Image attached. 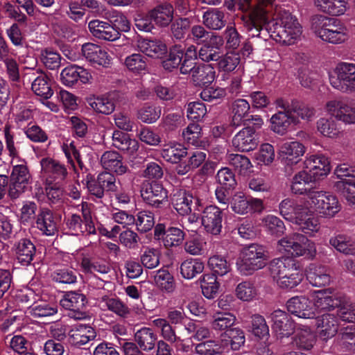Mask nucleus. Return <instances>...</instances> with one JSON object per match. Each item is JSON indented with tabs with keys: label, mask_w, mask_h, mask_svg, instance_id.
I'll return each mask as SVG.
<instances>
[{
	"label": "nucleus",
	"mask_w": 355,
	"mask_h": 355,
	"mask_svg": "<svg viewBox=\"0 0 355 355\" xmlns=\"http://www.w3.org/2000/svg\"><path fill=\"white\" fill-rule=\"evenodd\" d=\"M236 5L243 12L250 11L243 17V26L252 37H262L265 40L268 35L277 42L285 45L294 44L302 33V27L297 19L288 11H280L275 21L268 23V10L265 4H252V0H238Z\"/></svg>",
	"instance_id": "obj_1"
},
{
	"label": "nucleus",
	"mask_w": 355,
	"mask_h": 355,
	"mask_svg": "<svg viewBox=\"0 0 355 355\" xmlns=\"http://www.w3.org/2000/svg\"><path fill=\"white\" fill-rule=\"evenodd\" d=\"M313 306L319 311H330L337 308L338 315L343 321L355 322V304L344 294H331L327 290L318 291Z\"/></svg>",
	"instance_id": "obj_2"
},
{
	"label": "nucleus",
	"mask_w": 355,
	"mask_h": 355,
	"mask_svg": "<svg viewBox=\"0 0 355 355\" xmlns=\"http://www.w3.org/2000/svg\"><path fill=\"white\" fill-rule=\"evenodd\" d=\"M311 29L318 37L329 43L340 44L347 39V28L335 18L314 16L311 19Z\"/></svg>",
	"instance_id": "obj_3"
},
{
	"label": "nucleus",
	"mask_w": 355,
	"mask_h": 355,
	"mask_svg": "<svg viewBox=\"0 0 355 355\" xmlns=\"http://www.w3.org/2000/svg\"><path fill=\"white\" fill-rule=\"evenodd\" d=\"M269 259L266 248L257 243H252L242 250V256L237 267L243 275H252L255 271L264 268Z\"/></svg>",
	"instance_id": "obj_4"
},
{
	"label": "nucleus",
	"mask_w": 355,
	"mask_h": 355,
	"mask_svg": "<svg viewBox=\"0 0 355 355\" xmlns=\"http://www.w3.org/2000/svg\"><path fill=\"white\" fill-rule=\"evenodd\" d=\"M81 216L72 214L65 217L64 223L65 229L74 236L94 235L96 234V229L93 221L89 205L86 202L81 204Z\"/></svg>",
	"instance_id": "obj_5"
},
{
	"label": "nucleus",
	"mask_w": 355,
	"mask_h": 355,
	"mask_svg": "<svg viewBox=\"0 0 355 355\" xmlns=\"http://www.w3.org/2000/svg\"><path fill=\"white\" fill-rule=\"evenodd\" d=\"M333 87L343 92H355V64L339 63L329 74Z\"/></svg>",
	"instance_id": "obj_6"
},
{
	"label": "nucleus",
	"mask_w": 355,
	"mask_h": 355,
	"mask_svg": "<svg viewBox=\"0 0 355 355\" xmlns=\"http://www.w3.org/2000/svg\"><path fill=\"white\" fill-rule=\"evenodd\" d=\"M250 105L248 101L243 98H238L234 101L230 106L232 121L230 125L239 127L241 125H255L261 128L263 125V119L259 115L250 114Z\"/></svg>",
	"instance_id": "obj_7"
},
{
	"label": "nucleus",
	"mask_w": 355,
	"mask_h": 355,
	"mask_svg": "<svg viewBox=\"0 0 355 355\" xmlns=\"http://www.w3.org/2000/svg\"><path fill=\"white\" fill-rule=\"evenodd\" d=\"M280 245L286 251L294 257L305 256L313 258L316 253L315 244L300 233H293L279 241Z\"/></svg>",
	"instance_id": "obj_8"
},
{
	"label": "nucleus",
	"mask_w": 355,
	"mask_h": 355,
	"mask_svg": "<svg viewBox=\"0 0 355 355\" xmlns=\"http://www.w3.org/2000/svg\"><path fill=\"white\" fill-rule=\"evenodd\" d=\"M144 202L153 208H162L168 202V191L156 181L144 180L141 184Z\"/></svg>",
	"instance_id": "obj_9"
},
{
	"label": "nucleus",
	"mask_w": 355,
	"mask_h": 355,
	"mask_svg": "<svg viewBox=\"0 0 355 355\" xmlns=\"http://www.w3.org/2000/svg\"><path fill=\"white\" fill-rule=\"evenodd\" d=\"M32 182V177L25 164L13 166L10 175L8 196L14 200L18 198Z\"/></svg>",
	"instance_id": "obj_10"
},
{
	"label": "nucleus",
	"mask_w": 355,
	"mask_h": 355,
	"mask_svg": "<svg viewBox=\"0 0 355 355\" xmlns=\"http://www.w3.org/2000/svg\"><path fill=\"white\" fill-rule=\"evenodd\" d=\"M327 112L347 124L355 123V100L347 98H338L328 101Z\"/></svg>",
	"instance_id": "obj_11"
},
{
	"label": "nucleus",
	"mask_w": 355,
	"mask_h": 355,
	"mask_svg": "<svg viewBox=\"0 0 355 355\" xmlns=\"http://www.w3.org/2000/svg\"><path fill=\"white\" fill-rule=\"evenodd\" d=\"M171 200L174 209L182 216L187 215L193 210L200 211L202 206L198 198L183 189H173Z\"/></svg>",
	"instance_id": "obj_12"
},
{
	"label": "nucleus",
	"mask_w": 355,
	"mask_h": 355,
	"mask_svg": "<svg viewBox=\"0 0 355 355\" xmlns=\"http://www.w3.org/2000/svg\"><path fill=\"white\" fill-rule=\"evenodd\" d=\"M310 200L315 211L324 217L331 218L341 209V205L337 197L324 191L317 190Z\"/></svg>",
	"instance_id": "obj_13"
},
{
	"label": "nucleus",
	"mask_w": 355,
	"mask_h": 355,
	"mask_svg": "<svg viewBox=\"0 0 355 355\" xmlns=\"http://www.w3.org/2000/svg\"><path fill=\"white\" fill-rule=\"evenodd\" d=\"M60 303L64 309L70 311L69 313V317L76 320L85 317V308L87 300L83 293L77 291L67 292Z\"/></svg>",
	"instance_id": "obj_14"
},
{
	"label": "nucleus",
	"mask_w": 355,
	"mask_h": 355,
	"mask_svg": "<svg viewBox=\"0 0 355 355\" xmlns=\"http://www.w3.org/2000/svg\"><path fill=\"white\" fill-rule=\"evenodd\" d=\"M244 126L233 137L232 146L241 152L254 150L257 148L259 144L255 132L259 128L252 125Z\"/></svg>",
	"instance_id": "obj_15"
},
{
	"label": "nucleus",
	"mask_w": 355,
	"mask_h": 355,
	"mask_svg": "<svg viewBox=\"0 0 355 355\" xmlns=\"http://www.w3.org/2000/svg\"><path fill=\"white\" fill-rule=\"evenodd\" d=\"M224 209L225 208H220L216 205H209L204 209L202 215V224L207 232L213 235H218L220 233Z\"/></svg>",
	"instance_id": "obj_16"
},
{
	"label": "nucleus",
	"mask_w": 355,
	"mask_h": 355,
	"mask_svg": "<svg viewBox=\"0 0 355 355\" xmlns=\"http://www.w3.org/2000/svg\"><path fill=\"white\" fill-rule=\"evenodd\" d=\"M317 181L307 171L303 170L296 173L292 180L291 191L296 195H305L310 200L317 190L311 183Z\"/></svg>",
	"instance_id": "obj_17"
},
{
	"label": "nucleus",
	"mask_w": 355,
	"mask_h": 355,
	"mask_svg": "<svg viewBox=\"0 0 355 355\" xmlns=\"http://www.w3.org/2000/svg\"><path fill=\"white\" fill-rule=\"evenodd\" d=\"M288 311L301 318H313L316 317L313 303L305 296H296L291 298L286 303Z\"/></svg>",
	"instance_id": "obj_18"
},
{
	"label": "nucleus",
	"mask_w": 355,
	"mask_h": 355,
	"mask_svg": "<svg viewBox=\"0 0 355 355\" xmlns=\"http://www.w3.org/2000/svg\"><path fill=\"white\" fill-rule=\"evenodd\" d=\"M305 153L304 146L299 141L283 144L279 148V156L286 166L297 164Z\"/></svg>",
	"instance_id": "obj_19"
},
{
	"label": "nucleus",
	"mask_w": 355,
	"mask_h": 355,
	"mask_svg": "<svg viewBox=\"0 0 355 355\" xmlns=\"http://www.w3.org/2000/svg\"><path fill=\"white\" fill-rule=\"evenodd\" d=\"M81 51L85 59L93 64L103 67L110 64L111 59L107 52L97 44L85 43L82 46Z\"/></svg>",
	"instance_id": "obj_20"
},
{
	"label": "nucleus",
	"mask_w": 355,
	"mask_h": 355,
	"mask_svg": "<svg viewBox=\"0 0 355 355\" xmlns=\"http://www.w3.org/2000/svg\"><path fill=\"white\" fill-rule=\"evenodd\" d=\"M276 105L281 109H287L296 119V124L299 123V118L303 120H310L315 114L314 109L297 101L289 103L283 98L276 101Z\"/></svg>",
	"instance_id": "obj_21"
},
{
	"label": "nucleus",
	"mask_w": 355,
	"mask_h": 355,
	"mask_svg": "<svg viewBox=\"0 0 355 355\" xmlns=\"http://www.w3.org/2000/svg\"><path fill=\"white\" fill-rule=\"evenodd\" d=\"M88 28L92 36L98 40L113 42L121 37V34L108 21L93 19L89 22Z\"/></svg>",
	"instance_id": "obj_22"
},
{
	"label": "nucleus",
	"mask_w": 355,
	"mask_h": 355,
	"mask_svg": "<svg viewBox=\"0 0 355 355\" xmlns=\"http://www.w3.org/2000/svg\"><path fill=\"white\" fill-rule=\"evenodd\" d=\"M304 167L316 180L326 176L331 171L330 162L323 155H311L304 161Z\"/></svg>",
	"instance_id": "obj_23"
},
{
	"label": "nucleus",
	"mask_w": 355,
	"mask_h": 355,
	"mask_svg": "<svg viewBox=\"0 0 355 355\" xmlns=\"http://www.w3.org/2000/svg\"><path fill=\"white\" fill-rule=\"evenodd\" d=\"M35 225L43 235L53 236L58 232V218L48 208L40 209L35 220Z\"/></svg>",
	"instance_id": "obj_24"
},
{
	"label": "nucleus",
	"mask_w": 355,
	"mask_h": 355,
	"mask_svg": "<svg viewBox=\"0 0 355 355\" xmlns=\"http://www.w3.org/2000/svg\"><path fill=\"white\" fill-rule=\"evenodd\" d=\"M102 167L110 172L121 175L128 171V167L123 162L122 156L116 151L107 150L101 157Z\"/></svg>",
	"instance_id": "obj_25"
},
{
	"label": "nucleus",
	"mask_w": 355,
	"mask_h": 355,
	"mask_svg": "<svg viewBox=\"0 0 355 355\" xmlns=\"http://www.w3.org/2000/svg\"><path fill=\"white\" fill-rule=\"evenodd\" d=\"M112 137L114 147L123 151L130 158L136 157L139 148L137 140L131 139L128 134L119 130H115Z\"/></svg>",
	"instance_id": "obj_26"
},
{
	"label": "nucleus",
	"mask_w": 355,
	"mask_h": 355,
	"mask_svg": "<svg viewBox=\"0 0 355 355\" xmlns=\"http://www.w3.org/2000/svg\"><path fill=\"white\" fill-rule=\"evenodd\" d=\"M173 5L166 2L156 6L148 12V16L159 27L168 26L173 21Z\"/></svg>",
	"instance_id": "obj_27"
},
{
	"label": "nucleus",
	"mask_w": 355,
	"mask_h": 355,
	"mask_svg": "<svg viewBox=\"0 0 355 355\" xmlns=\"http://www.w3.org/2000/svg\"><path fill=\"white\" fill-rule=\"evenodd\" d=\"M16 258L22 266L30 265L35 255L36 248L28 239H21L13 247Z\"/></svg>",
	"instance_id": "obj_28"
},
{
	"label": "nucleus",
	"mask_w": 355,
	"mask_h": 355,
	"mask_svg": "<svg viewBox=\"0 0 355 355\" xmlns=\"http://www.w3.org/2000/svg\"><path fill=\"white\" fill-rule=\"evenodd\" d=\"M42 171L46 176L59 183L66 179L68 173L65 166L51 158H43L40 162Z\"/></svg>",
	"instance_id": "obj_29"
},
{
	"label": "nucleus",
	"mask_w": 355,
	"mask_h": 355,
	"mask_svg": "<svg viewBox=\"0 0 355 355\" xmlns=\"http://www.w3.org/2000/svg\"><path fill=\"white\" fill-rule=\"evenodd\" d=\"M294 224L298 226V228L304 234L313 236L320 228L318 219L314 217L309 208L306 207V211L301 212Z\"/></svg>",
	"instance_id": "obj_30"
},
{
	"label": "nucleus",
	"mask_w": 355,
	"mask_h": 355,
	"mask_svg": "<svg viewBox=\"0 0 355 355\" xmlns=\"http://www.w3.org/2000/svg\"><path fill=\"white\" fill-rule=\"evenodd\" d=\"M270 123V129L273 132L283 135L291 123L296 124V119L289 113V110L282 109L272 116Z\"/></svg>",
	"instance_id": "obj_31"
},
{
	"label": "nucleus",
	"mask_w": 355,
	"mask_h": 355,
	"mask_svg": "<svg viewBox=\"0 0 355 355\" xmlns=\"http://www.w3.org/2000/svg\"><path fill=\"white\" fill-rule=\"evenodd\" d=\"M224 41L221 36L218 40H212L202 44L198 51V58L206 62H217L220 58V50L223 46Z\"/></svg>",
	"instance_id": "obj_32"
},
{
	"label": "nucleus",
	"mask_w": 355,
	"mask_h": 355,
	"mask_svg": "<svg viewBox=\"0 0 355 355\" xmlns=\"http://www.w3.org/2000/svg\"><path fill=\"white\" fill-rule=\"evenodd\" d=\"M306 278L314 286L320 287L328 285L331 277L326 267L311 264L306 270Z\"/></svg>",
	"instance_id": "obj_33"
},
{
	"label": "nucleus",
	"mask_w": 355,
	"mask_h": 355,
	"mask_svg": "<svg viewBox=\"0 0 355 355\" xmlns=\"http://www.w3.org/2000/svg\"><path fill=\"white\" fill-rule=\"evenodd\" d=\"M281 216L286 220L293 223L295 222L301 212L306 211V207L297 204L294 200L286 198L279 205Z\"/></svg>",
	"instance_id": "obj_34"
},
{
	"label": "nucleus",
	"mask_w": 355,
	"mask_h": 355,
	"mask_svg": "<svg viewBox=\"0 0 355 355\" xmlns=\"http://www.w3.org/2000/svg\"><path fill=\"white\" fill-rule=\"evenodd\" d=\"M295 266L293 260L282 257L274 259L270 261L268 268L270 276L277 282V280L286 275V273Z\"/></svg>",
	"instance_id": "obj_35"
},
{
	"label": "nucleus",
	"mask_w": 355,
	"mask_h": 355,
	"mask_svg": "<svg viewBox=\"0 0 355 355\" xmlns=\"http://www.w3.org/2000/svg\"><path fill=\"white\" fill-rule=\"evenodd\" d=\"M215 70L211 64H200L191 74L192 80L197 86H205L211 84L215 79Z\"/></svg>",
	"instance_id": "obj_36"
},
{
	"label": "nucleus",
	"mask_w": 355,
	"mask_h": 355,
	"mask_svg": "<svg viewBox=\"0 0 355 355\" xmlns=\"http://www.w3.org/2000/svg\"><path fill=\"white\" fill-rule=\"evenodd\" d=\"M202 24L211 30H220L226 24L224 12L218 8L208 9L203 13Z\"/></svg>",
	"instance_id": "obj_37"
},
{
	"label": "nucleus",
	"mask_w": 355,
	"mask_h": 355,
	"mask_svg": "<svg viewBox=\"0 0 355 355\" xmlns=\"http://www.w3.org/2000/svg\"><path fill=\"white\" fill-rule=\"evenodd\" d=\"M187 155V149L178 143L167 144L161 150L162 158L172 164L179 163Z\"/></svg>",
	"instance_id": "obj_38"
},
{
	"label": "nucleus",
	"mask_w": 355,
	"mask_h": 355,
	"mask_svg": "<svg viewBox=\"0 0 355 355\" xmlns=\"http://www.w3.org/2000/svg\"><path fill=\"white\" fill-rule=\"evenodd\" d=\"M31 89L37 96L44 99H49L53 94L51 80L44 72H40V75L34 79Z\"/></svg>",
	"instance_id": "obj_39"
},
{
	"label": "nucleus",
	"mask_w": 355,
	"mask_h": 355,
	"mask_svg": "<svg viewBox=\"0 0 355 355\" xmlns=\"http://www.w3.org/2000/svg\"><path fill=\"white\" fill-rule=\"evenodd\" d=\"M320 335L322 336L319 340L316 338L315 334H297L295 337L291 338V339L297 347L305 350H309L314 345H318L320 343V347L323 349L322 345L324 344V341L327 342L329 338L333 337L335 334H331V337L329 336V334Z\"/></svg>",
	"instance_id": "obj_40"
},
{
	"label": "nucleus",
	"mask_w": 355,
	"mask_h": 355,
	"mask_svg": "<svg viewBox=\"0 0 355 355\" xmlns=\"http://www.w3.org/2000/svg\"><path fill=\"white\" fill-rule=\"evenodd\" d=\"M313 2L319 10L331 15H340L346 10L345 0H313Z\"/></svg>",
	"instance_id": "obj_41"
},
{
	"label": "nucleus",
	"mask_w": 355,
	"mask_h": 355,
	"mask_svg": "<svg viewBox=\"0 0 355 355\" xmlns=\"http://www.w3.org/2000/svg\"><path fill=\"white\" fill-rule=\"evenodd\" d=\"M208 267L211 270V275L215 277H223L232 270L231 263L225 257L220 255H214L208 260Z\"/></svg>",
	"instance_id": "obj_42"
},
{
	"label": "nucleus",
	"mask_w": 355,
	"mask_h": 355,
	"mask_svg": "<svg viewBox=\"0 0 355 355\" xmlns=\"http://www.w3.org/2000/svg\"><path fill=\"white\" fill-rule=\"evenodd\" d=\"M214 275L204 274L199 279L203 295L208 299L216 297L220 284Z\"/></svg>",
	"instance_id": "obj_43"
},
{
	"label": "nucleus",
	"mask_w": 355,
	"mask_h": 355,
	"mask_svg": "<svg viewBox=\"0 0 355 355\" xmlns=\"http://www.w3.org/2000/svg\"><path fill=\"white\" fill-rule=\"evenodd\" d=\"M334 190L352 204H355V181L343 178L334 185Z\"/></svg>",
	"instance_id": "obj_44"
},
{
	"label": "nucleus",
	"mask_w": 355,
	"mask_h": 355,
	"mask_svg": "<svg viewBox=\"0 0 355 355\" xmlns=\"http://www.w3.org/2000/svg\"><path fill=\"white\" fill-rule=\"evenodd\" d=\"M204 263L199 259H189L184 260L180 265V273L187 279H191L204 270Z\"/></svg>",
	"instance_id": "obj_45"
},
{
	"label": "nucleus",
	"mask_w": 355,
	"mask_h": 355,
	"mask_svg": "<svg viewBox=\"0 0 355 355\" xmlns=\"http://www.w3.org/2000/svg\"><path fill=\"white\" fill-rule=\"evenodd\" d=\"M218 34L207 31L202 25H194L191 28L189 37L196 44H203L212 40H218Z\"/></svg>",
	"instance_id": "obj_46"
},
{
	"label": "nucleus",
	"mask_w": 355,
	"mask_h": 355,
	"mask_svg": "<svg viewBox=\"0 0 355 355\" xmlns=\"http://www.w3.org/2000/svg\"><path fill=\"white\" fill-rule=\"evenodd\" d=\"M101 303L103 307L106 308L119 316L125 318L130 313L128 306L119 298L110 297L105 295L101 298Z\"/></svg>",
	"instance_id": "obj_47"
},
{
	"label": "nucleus",
	"mask_w": 355,
	"mask_h": 355,
	"mask_svg": "<svg viewBox=\"0 0 355 355\" xmlns=\"http://www.w3.org/2000/svg\"><path fill=\"white\" fill-rule=\"evenodd\" d=\"M184 55V46L182 44H175L170 48L168 58L163 61V67L168 71L180 66Z\"/></svg>",
	"instance_id": "obj_48"
},
{
	"label": "nucleus",
	"mask_w": 355,
	"mask_h": 355,
	"mask_svg": "<svg viewBox=\"0 0 355 355\" xmlns=\"http://www.w3.org/2000/svg\"><path fill=\"white\" fill-rule=\"evenodd\" d=\"M318 130L324 137L336 138L341 134L336 121L332 118H321L317 121Z\"/></svg>",
	"instance_id": "obj_49"
},
{
	"label": "nucleus",
	"mask_w": 355,
	"mask_h": 355,
	"mask_svg": "<svg viewBox=\"0 0 355 355\" xmlns=\"http://www.w3.org/2000/svg\"><path fill=\"white\" fill-rule=\"evenodd\" d=\"M141 51L147 56L158 58L166 52V46L160 41L144 40L139 44Z\"/></svg>",
	"instance_id": "obj_50"
},
{
	"label": "nucleus",
	"mask_w": 355,
	"mask_h": 355,
	"mask_svg": "<svg viewBox=\"0 0 355 355\" xmlns=\"http://www.w3.org/2000/svg\"><path fill=\"white\" fill-rule=\"evenodd\" d=\"M137 231L146 233L151 230L155 226L154 214L149 210H141L135 216Z\"/></svg>",
	"instance_id": "obj_51"
},
{
	"label": "nucleus",
	"mask_w": 355,
	"mask_h": 355,
	"mask_svg": "<svg viewBox=\"0 0 355 355\" xmlns=\"http://www.w3.org/2000/svg\"><path fill=\"white\" fill-rule=\"evenodd\" d=\"M272 320L273 321L272 328L274 331H290L293 330V324L285 311L280 309L275 311L272 313Z\"/></svg>",
	"instance_id": "obj_52"
},
{
	"label": "nucleus",
	"mask_w": 355,
	"mask_h": 355,
	"mask_svg": "<svg viewBox=\"0 0 355 355\" xmlns=\"http://www.w3.org/2000/svg\"><path fill=\"white\" fill-rule=\"evenodd\" d=\"M89 105L98 113L110 114L115 109V104L112 99L107 96H98L90 98Z\"/></svg>",
	"instance_id": "obj_53"
},
{
	"label": "nucleus",
	"mask_w": 355,
	"mask_h": 355,
	"mask_svg": "<svg viewBox=\"0 0 355 355\" xmlns=\"http://www.w3.org/2000/svg\"><path fill=\"white\" fill-rule=\"evenodd\" d=\"M329 243L338 251L345 254H355V241L344 235L331 238Z\"/></svg>",
	"instance_id": "obj_54"
},
{
	"label": "nucleus",
	"mask_w": 355,
	"mask_h": 355,
	"mask_svg": "<svg viewBox=\"0 0 355 355\" xmlns=\"http://www.w3.org/2000/svg\"><path fill=\"white\" fill-rule=\"evenodd\" d=\"M303 275L293 266L284 277L277 280V285L282 289H291L301 283Z\"/></svg>",
	"instance_id": "obj_55"
},
{
	"label": "nucleus",
	"mask_w": 355,
	"mask_h": 355,
	"mask_svg": "<svg viewBox=\"0 0 355 355\" xmlns=\"http://www.w3.org/2000/svg\"><path fill=\"white\" fill-rule=\"evenodd\" d=\"M161 114L159 106L146 104L139 110L137 117L144 123H153L160 117Z\"/></svg>",
	"instance_id": "obj_56"
},
{
	"label": "nucleus",
	"mask_w": 355,
	"mask_h": 355,
	"mask_svg": "<svg viewBox=\"0 0 355 355\" xmlns=\"http://www.w3.org/2000/svg\"><path fill=\"white\" fill-rule=\"evenodd\" d=\"M51 276L56 282L71 284L77 282L78 272L72 268L64 267L56 269Z\"/></svg>",
	"instance_id": "obj_57"
},
{
	"label": "nucleus",
	"mask_w": 355,
	"mask_h": 355,
	"mask_svg": "<svg viewBox=\"0 0 355 355\" xmlns=\"http://www.w3.org/2000/svg\"><path fill=\"white\" fill-rule=\"evenodd\" d=\"M240 62V56L234 53H227L220 55V58L216 62L219 71L230 72L234 71Z\"/></svg>",
	"instance_id": "obj_58"
},
{
	"label": "nucleus",
	"mask_w": 355,
	"mask_h": 355,
	"mask_svg": "<svg viewBox=\"0 0 355 355\" xmlns=\"http://www.w3.org/2000/svg\"><path fill=\"white\" fill-rule=\"evenodd\" d=\"M6 149L8 151L9 156L12 158L19 157V145L20 142L17 140L15 134L10 130L9 125H6L3 128Z\"/></svg>",
	"instance_id": "obj_59"
},
{
	"label": "nucleus",
	"mask_w": 355,
	"mask_h": 355,
	"mask_svg": "<svg viewBox=\"0 0 355 355\" xmlns=\"http://www.w3.org/2000/svg\"><path fill=\"white\" fill-rule=\"evenodd\" d=\"M154 281L158 287L167 292H171L174 289L173 277L166 269L157 270L154 276Z\"/></svg>",
	"instance_id": "obj_60"
},
{
	"label": "nucleus",
	"mask_w": 355,
	"mask_h": 355,
	"mask_svg": "<svg viewBox=\"0 0 355 355\" xmlns=\"http://www.w3.org/2000/svg\"><path fill=\"white\" fill-rule=\"evenodd\" d=\"M147 58L140 53H133L125 60V64L128 70L134 73H140L147 67Z\"/></svg>",
	"instance_id": "obj_61"
},
{
	"label": "nucleus",
	"mask_w": 355,
	"mask_h": 355,
	"mask_svg": "<svg viewBox=\"0 0 355 355\" xmlns=\"http://www.w3.org/2000/svg\"><path fill=\"white\" fill-rule=\"evenodd\" d=\"M196 351L201 355H216L223 352L221 344L214 340H207L196 344Z\"/></svg>",
	"instance_id": "obj_62"
},
{
	"label": "nucleus",
	"mask_w": 355,
	"mask_h": 355,
	"mask_svg": "<svg viewBox=\"0 0 355 355\" xmlns=\"http://www.w3.org/2000/svg\"><path fill=\"white\" fill-rule=\"evenodd\" d=\"M217 182L226 189H234L237 184L235 175L227 167L220 169L216 174Z\"/></svg>",
	"instance_id": "obj_63"
},
{
	"label": "nucleus",
	"mask_w": 355,
	"mask_h": 355,
	"mask_svg": "<svg viewBox=\"0 0 355 355\" xmlns=\"http://www.w3.org/2000/svg\"><path fill=\"white\" fill-rule=\"evenodd\" d=\"M253 340L256 342L255 348L258 355H274L270 345V334H253Z\"/></svg>",
	"instance_id": "obj_64"
}]
</instances>
